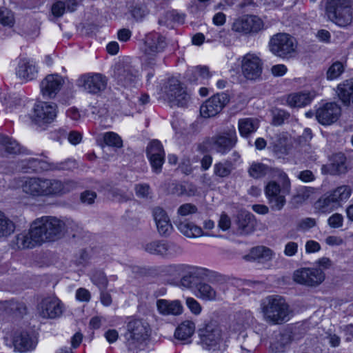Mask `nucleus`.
<instances>
[{
	"label": "nucleus",
	"instance_id": "f257e3e1",
	"mask_svg": "<svg viewBox=\"0 0 353 353\" xmlns=\"http://www.w3.org/2000/svg\"><path fill=\"white\" fill-rule=\"evenodd\" d=\"M260 308L264 320L268 323L278 325L289 320V305L280 296L270 295L263 299Z\"/></svg>",
	"mask_w": 353,
	"mask_h": 353
},
{
	"label": "nucleus",
	"instance_id": "f03ea898",
	"mask_svg": "<svg viewBox=\"0 0 353 353\" xmlns=\"http://www.w3.org/2000/svg\"><path fill=\"white\" fill-rule=\"evenodd\" d=\"M43 242L61 238L67 231L64 220L52 216H44L34 221Z\"/></svg>",
	"mask_w": 353,
	"mask_h": 353
},
{
	"label": "nucleus",
	"instance_id": "7ed1b4c3",
	"mask_svg": "<svg viewBox=\"0 0 353 353\" xmlns=\"http://www.w3.org/2000/svg\"><path fill=\"white\" fill-rule=\"evenodd\" d=\"M325 12L332 22L346 27L352 21V0H327Z\"/></svg>",
	"mask_w": 353,
	"mask_h": 353
},
{
	"label": "nucleus",
	"instance_id": "20e7f679",
	"mask_svg": "<svg viewBox=\"0 0 353 353\" xmlns=\"http://www.w3.org/2000/svg\"><path fill=\"white\" fill-rule=\"evenodd\" d=\"M296 47L295 39L287 33H277L273 35L269 43L271 52L282 59L294 57Z\"/></svg>",
	"mask_w": 353,
	"mask_h": 353
},
{
	"label": "nucleus",
	"instance_id": "39448f33",
	"mask_svg": "<svg viewBox=\"0 0 353 353\" xmlns=\"http://www.w3.org/2000/svg\"><path fill=\"white\" fill-rule=\"evenodd\" d=\"M151 332L150 325L145 320L132 319L127 323L124 336L129 345L141 344L150 339Z\"/></svg>",
	"mask_w": 353,
	"mask_h": 353
},
{
	"label": "nucleus",
	"instance_id": "423d86ee",
	"mask_svg": "<svg viewBox=\"0 0 353 353\" xmlns=\"http://www.w3.org/2000/svg\"><path fill=\"white\" fill-rule=\"evenodd\" d=\"M108 79L100 73H88L81 75L77 80V85L84 92L98 94L106 89Z\"/></svg>",
	"mask_w": 353,
	"mask_h": 353
},
{
	"label": "nucleus",
	"instance_id": "0eeeda50",
	"mask_svg": "<svg viewBox=\"0 0 353 353\" xmlns=\"http://www.w3.org/2000/svg\"><path fill=\"white\" fill-rule=\"evenodd\" d=\"M144 250L150 254L165 258H173L183 253V249L179 245L165 240L149 242L144 245Z\"/></svg>",
	"mask_w": 353,
	"mask_h": 353
},
{
	"label": "nucleus",
	"instance_id": "6e6552de",
	"mask_svg": "<svg viewBox=\"0 0 353 353\" xmlns=\"http://www.w3.org/2000/svg\"><path fill=\"white\" fill-rule=\"evenodd\" d=\"M40 235L33 221L28 230H24L14 236L12 246L17 250L32 249L43 243Z\"/></svg>",
	"mask_w": 353,
	"mask_h": 353
},
{
	"label": "nucleus",
	"instance_id": "1a4fd4ad",
	"mask_svg": "<svg viewBox=\"0 0 353 353\" xmlns=\"http://www.w3.org/2000/svg\"><path fill=\"white\" fill-rule=\"evenodd\" d=\"M237 142L236 130L234 127L213 136L210 140L212 149L221 154L230 151Z\"/></svg>",
	"mask_w": 353,
	"mask_h": 353
},
{
	"label": "nucleus",
	"instance_id": "9d476101",
	"mask_svg": "<svg viewBox=\"0 0 353 353\" xmlns=\"http://www.w3.org/2000/svg\"><path fill=\"white\" fill-rule=\"evenodd\" d=\"M167 46L165 38L158 33H151L146 36L145 41V65L152 67L155 65V57L162 52Z\"/></svg>",
	"mask_w": 353,
	"mask_h": 353
},
{
	"label": "nucleus",
	"instance_id": "9b49d317",
	"mask_svg": "<svg viewBox=\"0 0 353 353\" xmlns=\"http://www.w3.org/2000/svg\"><path fill=\"white\" fill-rule=\"evenodd\" d=\"M325 278V273L320 268H303L296 270L293 274L294 281L307 287H317Z\"/></svg>",
	"mask_w": 353,
	"mask_h": 353
},
{
	"label": "nucleus",
	"instance_id": "f8f14e48",
	"mask_svg": "<svg viewBox=\"0 0 353 353\" xmlns=\"http://www.w3.org/2000/svg\"><path fill=\"white\" fill-rule=\"evenodd\" d=\"M57 105L52 102L40 101L36 103L31 115L32 121L39 125L50 123L57 117Z\"/></svg>",
	"mask_w": 353,
	"mask_h": 353
},
{
	"label": "nucleus",
	"instance_id": "ddd939ff",
	"mask_svg": "<svg viewBox=\"0 0 353 353\" xmlns=\"http://www.w3.org/2000/svg\"><path fill=\"white\" fill-rule=\"evenodd\" d=\"M167 99L171 106L185 107L190 101V95L175 79H170L165 88Z\"/></svg>",
	"mask_w": 353,
	"mask_h": 353
},
{
	"label": "nucleus",
	"instance_id": "4468645a",
	"mask_svg": "<svg viewBox=\"0 0 353 353\" xmlns=\"http://www.w3.org/2000/svg\"><path fill=\"white\" fill-rule=\"evenodd\" d=\"M229 101V96L225 93L214 94L201 105V115L204 118L215 117L222 111Z\"/></svg>",
	"mask_w": 353,
	"mask_h": 353
},
{
	"label": "nucleus",
	"instance_id": "2eb2a0df",
	"mask_svg": "<svg viewBox=\"0 0 353 353\" xmlns=\"http://www.w3.org/2000/svg\"><path fill=\"white\" fill-rule=\"evenodd\" d=\"M263 61L255 54L248 53L241 59V71L248 80H256L261 77L263 70Z\"/></svg>",
	"mask_w": 353,
	"mask_h": 353
},
{
	"label": "nucleus",
	"instance_id": "dca6fc26",
	"mask_svg": "<svg viewBox=\"0 0 353 353\" xmlns=\"http://www.w3.org/2000/svg\"><path fill=\"white\" fill-rule=\"evenodd\" d=\"M263 27V21L259 17L244 15L234 21L232 29L234 32L248 34L257 33L262 30Z\"/></svg>",
	"mask_w": 353,
	"mask_h": 353
},
{
	"label": "nucleus",
	"instance_id": "f3484780",
	"mask_svg": "<svg viewBox=\"0 0 353 353\" xmlns=\"http://www.w3.org/2000/svg\"><path fill=\"white\" fill-rule=\"evenodd\" d=\"M63 309V304L57 297L48 296L39 303L37 312L43 319H55L62 315Z\"/></svg>",
	"mask_w": 353,
	"mask_h": 353
},
{
	"label": "nucleus",
	"instance_id": "a211bd4d",
	"mask_svg": "<svg viewBox=\"0 0 353 353\" xmlns=\"http://www.w3.org/2000/svg\"><path fill=\"white\" fill-rule=\"evenodd\" d=\"M210 276V270L199 266L185 264L180 285L185 288H192L199 280H203Z\"/></svg>",
	"mask_w": 353,
	"mask_h": 353
},
{
	"label": "nucleus",
	"instance_id": "6ab92c4d",
	"mask_svg": "<svg viewBox=\"0 0 353 353\" xmlns=\"http://www.w3.org/2000/svg\"><path fill=\"white\" fill-rule=\"evenodd\" d=\"M65 83V79L58 74H48L40 83L41 94L44 98L54 99Z\"/></svg>",
	"mask_w": 353,
	"mask_h": 353
},
{
	"label": "nucleus",
	"instance_id": "aec40b11",
	"mask_svg": "<svg viewBox=\"0 0 353 353\" xmlns=\"http://www.w3.org/2000/svg\"><path fill=\"white\" fill-rule=\"evenodd\" d=\"M46 196H59L76 189L78 183L72 180L61 181L54 178H46Z\"/></svg>",
	"mask_w": 353,
	"mask_h": 353
},
{
	"label": "nucleus",
	"instance_id": "412c9836",
	"mask_svg": "<svg viewBox=\"0 0 353 353\" xmlns=\"http://www.w3.org/2000/svg\"><path fill=\"white\" fill-rule=\"evenodd\" d=\"M341 115L340 106L334 103H326L320 106L316 111V119L319 123L329 125L336 122Z\"/></svg>",
	"mask_w": 353,
	"mask_h": 353
},
{
	"label": "nucleus",
	"instance_id": "4be33fe9",
	"mask_svg": "<svg viewBox=\"0 0 353 353\" xmlns=\"http://www.w3.org/2000/svg\"><path fill=\"white\" fill-rule=\"evenodd\" d=\"M280 185L275 181H270L265 186V194L270 208L274 211H280L285 205L286 200L283 194Z\"/></svg>",
	"mask_w": 353,
	"mask_h": 353
},
{
	"label": "nucleus",
	"instance_id": "5701e85b",
	"mask_svg": "<svg viewBox=\"0 0 353 353\" xmlns=\"http://www.w3.org/2000/svg\"><path fill=\"white\" fill-rule=\"evenodd\" d=\"M221 327L212 323L207 324L199 330L200 343L205 347L216 345L221 340Z\"/></svg>",
	"mask_w": 353,
	"mask_h": 353
},
{
	"label": "nucleus",
	"instance_id": "b1692460",
	"mask_svg": "<svg viewBox=\"0 0 353 353\" xmlns=\"http://www.w3.org/2000/svg\"><path fill=\"white\" fill-rule=\"evenodd\" d=\"M146 153L154 172H161L165 161V152L161 143L158 140L150 141L147 147Z\"/></svg>",
	"mask_w": 353,
	"mask_h": 353
},
{
	"label": "nucleus",
	"instance_id": "393cba45",
	"mask_svg": "<svg viewBox=\"0 0 353 353\" xmlns=\"http://www.w3.org/2000/svg\"><path fill=\"white\" fill-rule=\"evenodd\" d=\"M252 319L250 311H240L230 317L225 327L229 334L241 333L249 325Z\"/></svg>",
	"mask_w": 353,
	"mask_h": 353
},
{
	"label": "nucleus",
	"instance_id": "a878e982",
	"mask_svg": "<svg viewBox=\"0 0 353 353\" xmlns=\"http://www.w3.org/2000/svg\"><path fill=\"white\" fill-rule=\"evenodd\" d=\"M46 178L31 177L25 181L23 191L33 197L46 196Z\"/></svg>",
	"mask_w": 353,
	"mask_h": 353
},
{
	"label": "nucleus",
	"instance_id": "bb28decb",
	"mask_svg": "<svg viewBox=\"0 0 353 353\" xmlns=\"http://www.w3.org/2000/svg\"><path fill=\"white\" fill-rule=\"evenodd\" d=\"M152 214L159 234L169 236L172 233L173 228L166 212L160 207H156L153 209Z\"/></svg>",
	"mask_w": 353,
	"mask_h": 353
},
{
	"label": "nucleus",
	"instance_id": "cd10ccee",
	"mask_svg": "<svg viewBox=\"0 0 353 353\" xmlns=\"http://www.w3.org/2000/svg\"><path fill=\"white\" fill-rule=\"evenodd\" d=\"M158 312L163 316H179L183 312V305L179 300L158 299L156 302Z\"/></svg>",
	"mask_w": 353,
	"mask_h": 353
},
{
	"label": "nucleus",
	"instance_id": "c85d7f7f",
	"mask_svg": "<svg viewBox=\"0 0 353 353\" xmlns=\"http://www.w3.org/2000/svg\"><path fill=\"white\" fill-rule=\"evenodd\" d=\"M37 68L32 61L22 59L19 61L16 74L19 78L26 81L34 79L37 75Z\"/></svg>",
	"mask_w": 353,
	"mask_h": 353
},
{
	"label": "nucleus",
	"instance_id": "c756f323",
	"mask_svg": "<svg viewBox=\"0 0 353 353\" xmlns=\"http://www.w3.org/2000/svg\"><path fill=\"white\" fill-rule=\"evenodd\" d=\"M14 350L19 352H26L34 349L36 344L26 332L17 331L12 338Z\"/></svg>",
	"mask_w": 353,
	"mask_h": 353
},
{
	"label": "nucleus",
	"instance_id": "7c9ffc66",
	"mask_svg": "<svg viewBox=\"0 0 353 353\" xmlns=\"http://www.w3.org/2000/svg\"><path fill=\"white\" fill-rule=\"evenodd\" d=\"M197 296L206 301H214L221 299V289L217 286L207 283H199L197 286Z\"/></svg>",
	"mask_w": 353,
	"mask_h": 353
},
{
	"label": "nucleus",
	"instance_id": "2f4dec72",
	"mask_svg": "<svg viewBox=\"0 0 353 353\" xmlns=\"http://www.w3.org/2000/svg\"><path fill=\"white\" fill-rule=\"evenodd\" d=\"M345 157L342 154L333 156L332 161L329 165H323L321 172L323 174L336 175L345 172Z\"/></svg>",
	"mask_w": 353,
	"mask_h": 353
},
{
	"label": "nucleus",
	"instance_id": "473e14b6",
	"mask_svg": "<svg viewBox=\"0 0 353 353\" xmlns=\"http://www.w3.org/2000/svg\"><path fill=\"white\" fill-rule=\"evenodd\" d=\"M292 337L288 333H279L272 339L270 350L272 353H284L291 343Z\"/></svg>",
	"mask_w": 353,
	"mask_h": 353
},
{
	"label": "nucleus",
	"instance_id": "72a5a7b5",
	"mask_svg": "<svg viewBox=\"0 0 353 353\" xmlns=\"http://www.w3.org/2000/svg\"><path fill=\"white\" fill-rule=\"evenodd\" d=\"M175 224L178 230L187 237H199L203 234V230L200 227L188 220H182L179 218L175 221Z\"/></svg>",
	"mask_w": 353,
	"mask_h": 353
},
{
	"label": "nucleus",
	"instance_id": "f704fd0d",
	"mask_svg": "<svg viewBox=\"0 0 353 353\" xmlns=\"http://www.w3.org/2000/svg\"><path fill=\"white\" fill-rule=\"evenodd\" d=\"M314 97L309 92L292 93L287 97L286 103L292 108H302L310 104Z\"/></svg>",
	"mask_w": 353,
	"mask_h": 353
},
{
	"label": "nucleus",
	"instance_id": "c9c22d12",
	"mask_svg": "<svg viewBox=\"0 0 353 353\" xmlns=\"http://www.w3.org/2000/svg\"><path fill=\"white\" fill-rule=\"evenodd\" d=\"M194 323L191 321H185L176 327L174 336L176 339L183 341V343H190V339L194 334Z\"/></svg>",
	"mask_w": 353,
	"mask_h": 353
},
{
	"label": "nucleus",
	"instance_id": "e433bc0d",
	"mask_svg": "<svg viewBox=\"0 0 353 353\" xmlns=\"http://www.w3.org/2000/svg\"><path fill=\"white\" fill-rule=\"evenodd\" d=\"M337 93L344 105H350L353 103V79L345 80L339 84Z\"/></svg>",
	"mask_w": 353,
	"mask_h": 353
},
{
	"label": "nucleus",
	"instance_id": "4c0bfd02",
	"mask_svg": "<svg viewBox=\"0 0 353 353\" xmlns=\"http://www.w3.org/2000/svg\"><path fill=\"white\" fill-rule=\"evenodd\" d=\"M236 224L240 234H247L254 230L255 221L254 216L249 212H241L237 216Z\"/></svg>",
	"mask_w": 353,
	"mask_h": 353
},
{
	"label": "nucleus",
	"instance_id": "58836bf2",
	"mask_svg": "<svg viewBox=\"0 0 353 353\" xmlns=\"http://www.w3.org/2000/svg\"><path fill=\"white\" fill-rule=\"evenodd\" d=\"M259 127V120L254 118H243L239 120L238 128L241 136L248 137Z\"/></svg>",
	"mask_w": 353,
	"mask_h": 353
},
{
	"label": "nucleus",
	"instance_id": "ea45409f",
	"mask_svg": "<svg viewBox=\"0 0 353 353\" xmlns=\"http://www.w3.org/2000/svg\"><path fill=\"white\" fill-rule=\"evenodd\" d=\"M315 208L322 213H330L339 206L328 192L317 200L315 203Z\"/></svg>",
	"mask_w": 353,
	"mask_h": 353
},
{
	"label": "nucleus",
	"instance_id": "a19ab883",
	"mask_svg": "<svg viewBox=\"0 0 353 353\" xmlns=\"http://www.w3.org/2000/svg\"><path fill=\"white\" fill-rule=\"evenodd\" d=\"M15 230L14 222L0 210V239H8L14 234Z\"/></svg>",
	"mask_w": 353,
	"mask_h": 353
},
{
	"label": "nucleus",
	"instance_id": "79ce46f5",
	"mask_svg": "<svg viewBox=\"0 0 353 353\" xmlns=\"http://www.w3.org/2000/svg\"><path fill=\"white\" fill-rule=\"evenodd\" d=\"M234 168V165L231 161L224 160L219 161L213 165V174L215 176L220 179L228 178Z\"/></svg>",
	"mask_w": 353,
	"mask_h": 353
},
{
	"label": "nucleus",
	"instance_id": "37998d69",
	"mask_svg": "<svg viewBox=\"0 0 353 353\" xmlns=\"http://www.w3.org/2000/svg\"><path fill=\"white\" fill-rule=\"evenodd\" d=\"M115 75L118 83L124 87L132 85L138 79V77L129 69L119 68L115 72Z\"/></svg>",
	"mask_w": 353,
	"mask_h": 353
},
{
	"label": "nucleus",
	"instance_id": "c03bdc74",
	"mask_svg": "<svg viewBox=\"0 0 353 353\" xmlns=\"http://www.w3.org/2000/svg\"><path fill=\"white\" fill-rule=\"evenodd\" d=\"M273 168L259 162H253L248 169L250 176L254 179H260L268 175L271 177Z\"/></svg>",
	"mask_w": 353,
	"mask_h": 353
},
{
	"label": "nucleus",
	"instance_id": "a18cd8bd",
	"mask_svg": "<svg viewBox=\"0 0 353 353\" xmlns=\"http://www.w3.org/2000/svg\"><path fill=\"white\" fill-rule=\"evenodd\" d=\"M339 207L350 197L352 190L347 185H340L329 192Z\"/></svg>",
	"mask_w": 353,
	"mask_h": 353
},
{
	"label": "nucleus",
	"instance_id": "49530a36",
	"mask_svg": "<svg viewBox=\"0 0 353 353\" xmlns=\"http://www.w3.org/2000/svg\"><path fill=\"white\" fill-rule=\"evenodd\" d=\"M273 252L268 248L264 246H258L253 248L249 254L245 256L246 260H260L264 259L268 261L272 259Z\"/></svg>",
	"mask_w": 353,
	"mask_h": 353
},
{
	"label": "nucleus",
	"instance_id": "de8ad7c7",
	"mask_svg": "<svg viewBox=\"0 0 353 353\" xmlns=\"http://www.w3.org/2000/svg\"><path fill=\"white\" fill-rule=\"evenodd\" d=\"M0 145L3 147L6 152L10 154H16L21 150L19 144L15 140L4 135L0 136Z\"/></svg>",
	"mask_w": 353,
	"mask_h": 353
},
{
	"label": "nucleus",
	"instance_id": "09e8293b",
	"mask_svg": "<svg viewBox=\"0 0 353 353\" xmlns=\"http://www.w3.org/2000/svg\"><path fill=\"white\" fill-rule=\"evenodd\" d=\"M288 135L285 133L279 134L273 141V151L277 155L287 154Z\"/></svg>",
	"mask_w": 353,
	"mask_h": 353
},
{
	"label": "nucleus",
	"instance_id": "8fccbe9b",
	"mask_svg": "<svg viewBox=\"0 0 353 353\" xmlns=\"http://www.w3.org/2000/svg\"><path fill=\"white\" fill-rule=\"evenodd\" d=\"M90 279L94 285L97 286L99 290H105L108 281L105 274L99 270H94L90 276Z\"/></svg>",
	"mask_w": 353,
	"mask_h": 353
},
{
	"label": "nucleus",
	"instance_id": "3c124183",
	"mask_svg": "<svg viewBox=\"0 0 353 353\" xmlns=\"http://www.w3.org/2000/svg\"><path fill=\"white\" fill-rule=\"evenodd\" d=\"M345 67L340 61L333 63L328 68L326 75L327 79L330 81L336 79L344 72Z\"/></svg>",
	"mask_w": 353,
	"mask_h": 353
},
{
	"label": "nucleus",
	"instance_id": "603ef678",
	"mask_svg": "<svg viewBox=\"0 0 353 353\" xmlns=\"http://www.w3.org/2000/svg\"><path fill=\"white\" fill-rule=\"evenodd\" d=\"M184 265V263H179L165 265L163 268L162 272L171 277L181 278Z\"/></svg>",
	"mask_w": 353,
	"mask_h": 353
},
{
	"label": "nucleus",
	"instance_id": "864d4df0",
	"mask_svg": "<svg viewBox=\"0 0 353 353\" xmlns=\"http://www.w3.org/2000/svg\"><path fill=\"white\" fill-rule=\"evenodd\" d=\"M271 177L276 178L282 183L283 191L289 190L290 187V181L287 174L283 170L277 168H273Z\"/></svg>",
	"mask_w": 353,
	"mask_h": 353
},
{
	"label": "nucleus",
	"instance_id": "5fc2aeb1",
	"mask_svg": "<svg viewBox=\"0 0 353 353\" xmlns=\"http://www.w3.org/2000/svg\"><path fill=\"white\" fill-rule=\"evenodd\" d=\"M0 23L4 26L12 27L14 23L13 12L7 8H0Z\"/></svg>",
	"mask_w": 353,
	"mask_h": 353
},
{
	"label": "nucleus",
	"instance_id": "6e6d98bb",
	"mask_svg": "<svg viewBox=\"0 0 353 353\" xmlns=\"http://www.w3.org/2000/svg\"><path fill=\"white\" fill-rule=\"evenodd\" d=\"M272 124L281 125L290 118V114L281 109H276L272 111Z\"/></svg>",
	"mask_w": 353,
	"mask_h": 353
},
{
	"label": "nucleus",
	"instance_id": "4d7b16f0",
	"mask_svg": "<svg viewBox=\"0 0 353 353\" xmlns=\"http://www.w3.org/2000/svg\"><path fill=\"white\" fill-rule=\"evenodd\" d=\"M103 140L105 143L111 146L121 148L122 146V141L120 137L112 132H106L104 134Z\"/></svg>",
	"mask_w": 353,
	"mask_h": 353
},
{
	"label": "nucleus",
	"instance_id": "13d9d810",
	"mask_svg": "<svg viewBox=\"0 0 353 353\" xmlns=\"http://www.w3.org/2000/svg\"><path fill=\"white\" fill-rule=\"evenodd\" d=\"M19 167L23 172H35L37 167V159L28 158L21 160L19 163Z\"/></svg>",
	"mask_w": 353,
	"mask_h": 353
},
{
	"label": "nucleus",
	"instance_id": "bf43d9fd",
	"mask_svg": "<svg viewBox=\"0 0 353 353\" xmlns=\"http://www.w3.org/2000/svg\"><path fill=\"white\" fill-rule=\"evenodd\" d=\"M135 192L138 197L143 199H151L152 192L150 187L147 183H139L135 185Z\"/></svg>",
	"mask_w": 353,
	"mask_h": 353
},
{
	"label": "nucleus",
	"instance_id": "052dcab7",
	"mask_svg": "<svg viewBox=\"0 0 353 353\" xmlns=\"http://www.w3.org/2000/svg\"><path fill=\"white\" fill-rule=\"evenodd\" d=\"M197 212V207L192 203H185L179 206L177 210L178 218L180 216H186Z\"/></svg>",
	"mask_w": 353,
	"mask_h": 353
},
{
	"label": "nucleus",
	"instance_id": "680f3d73",
	"mask_svg": "<svg viewBox=\"0 0 353 353\" xmlns=\"http://www.w3.org/2000/svg\"><path fill=\"white\" fill-rule=\"evenodd\" d=\"M77 167V162L73 159H66L54 163V170H72Z\"/></svg>",
	"mask_w": 353,
	"mask_h": 353
},
{
	"label": "nucleus",
	"instance_id": "e2e57ef3",
	"mask_svg": "<svg viewBox=\"0 0 353 353\" xmlns=\"http://www.w3.org/2000/svg\"><path fill=\"white\" fill-rule=\"evenodd\" d=\"M327 223L332 228H339L343 226V216L339 213H334L328 218Z\"/></svg>",
	"mask_w": 353,
	"mask_h": 353
},
{
	"label": "nucleus",
	"instance_id": "0e129e2a",
	"mask_svg": "<svg viewBox=\"0 0 353 353\" xmlns=\"http://www.w3.org/2000/svg\"><path fill=\"white\" fill-rule=\"evenodd\" d=\"M185 302L188 307L194 314L199 315L201 312L202 307L195 299L188 297Z\"/></svg>",
	"mask_w": 353,
	"mask_h": 353
},
{
	"label": "nucleus",
	"instance_id": "69168bd1",
	"mask_svg": "<svg viewBox=\"0 0 353 353\" xmlns=\"http://www.w3.org/2000/svg\"><path fill=\"white\" fill-rule=\"evenodd\" d=\"M316 225V221L313 218L307 217L301 220L297 224V230L307 231Z\"/></svg>",
	"mask_w": 353,
	"mask_h": 353
},
{
	"label": "nucleus",
	"instance_id": "338daca9",
	"mask_svg": "<svg viewBox=\"0 0 353 353\" xmlns=\"http://www.w3.org/2000/svg\"><path fill=\"white\" fill-rule=\"evenodd\" d=\"M194 76L201 77L203 79H208L211 76L209 68L206 66H196L188 72Z\"/></svg>",
	"mask_w": 353,
	"mask_h": 353
},
{
	"label": "nucleus",
	"instance_id": "774afa93",
	"mask_svg": "<svg viewBox=\"0 0 353 353\" xmlns=\"http://www.w3.org/2000/svg\"><path fill=\"white\" fill-rule=\"evenodd\" d=\"M299 250V245L296 242L288 241L284 248V254L287 256L291 257L295 256Z\"/></svg>",
	"mask_w": 353,
	"mask_h": 353
}]
</instances>
